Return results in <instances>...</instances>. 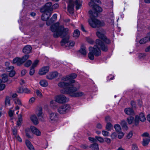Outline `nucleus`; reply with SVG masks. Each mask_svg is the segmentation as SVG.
I'll use <instances>...</instances> for the list:
<instances>
[{
  "mask_svg": "<svg viewBox=\"0 0 150 150\" xmlns=\"http://www.w3.org/2000/svg\"><path fill=\"white\" fill-rule=\"evenodd\" d=\"M88 139L89 141L93 142H96V139L94 138L89 137L88 138Z\"/></svg>",
  "mask_w": 150,
  "mask_h": 150,
  "instance_id": "nucleus-59",
  "label": "nucleus"
},
{
  "mask_svg": "<svg viewBox=\"0 0 150 150\" xmlns=\"http://www.w3.org/2000/svg\"><path fill=\"white\" fill-rule=\"evenodd\" d=\"M96 140H98L99 142L102 143L104 142V139H103L100 137H96Z\"/></svg>",
  "mask_w": 150,
  "mask_h": 150,
  "instance_id": "nucleus-43",
  "label": "nucleus"
},
{
  "mask_svg": "<svg viewBox=\"0 0 150 150\" xmlns=\"http://www.w3.org/2000/svg\"><path fill=\"white\" fill-rule=\"evenodd\" d=\"M58 73L56 71L50 73L46 76L47 78L49 79H52L56 77L58 75Z\"/></svg>",
  "mask_w": 150,
  "mask_h": 150,
  "instance_id": "nucleus-17",
  "label": "nucleus"
},
{
  "mask_svg": "<svg viewBox=\"0 0 150 150\" xmlns=\"http://www.w3.org/2000/svg\"><path fill=\"white\" fill-rule=\"evenodd\" d=\"M14 101L15 104H18L21 106H23V104L21 100L18 98H15L14 99Z\"/></svg>",
  "mask_w": 150,
  "mask_h": 150,
  "instance_id": "nucleus-36",
  "label": "nucleus"
},
{
  "mask_svg": "<svg viewBox=\"0 0 150 150\" xmlns=\"http://www.w3.org/2000/svg\"><path fill=\"white\" fill-rule=\"evenodd\" d=\"M2 80L3 82H6L8 80V76L6 74H3L1 75Z\"/></svg>",
  "mask_w": 150,
  "mask_h": 150,
  "instance_id": "nucleus-34",
  "label": "nucleus"
},
{
  "mask_svg": "<svg viewBox=\"0 0 150 150\" xmlns=\"http://www.w3.org/2000/svg\"><path fill=\"white\" fill-rule=\"evenodd\" d=\"M125 113L128 115H134V112L133 109L130 108H127L124 110Z\"/></svg>",
  "mask_w": 150,
  "mask_h": 150,
  "instance_id": "nucleus-20",
  "label": "nucleus"
},
{
  "mask_svg": "<svg viewBox=\"0 0 150 150\" xmlns=\"http://www.w3.org/2000/svg\"><path fill=\"white\" fill-rule=\"evenodd\" d=\"M32 48L30 45L25 46L23 49V52L25 54L29 53L31 52Z\"/></svg>",
  "mask_w": 150,
  "mask_h": 150,
  "instance_id": "nucleus-18",
  "label": "nucleus"
},
{
  "mask_svg": "<svg viewBox=\"0 0 150 150\" xmlns=\"http://www.w3.org/2000/svg\"><path fill=\"white\" fill-rule=\"evenodd\" d=\"M105 142L108 144H110L111 142V140L109 138H105L104 139V141Z\"/></svg>",
  "mask_w": 150,
  "mask_h": 150,
  "instance_id": "nucleus-60",
  "label": "nucleus"
},
{
  "mask_svg": "<svg viewBox=\"0 0 150 150\" xmlns=\"http://www.w3.org/2000/svg\"><path fill=\"white\" fill-rule=\"evenodd\" d=\"M23 92L27 94H29L30 93L31 91L30 89L27 88H25L23 89Z\"/></svg>",
  "mask_w": 150,
  "mask_h": 150,
  "instance_id": "nucleus-51",
  "label": "nucleus"
},
{
  "mask_svg": "<svg viewBox=\"0 0 150 150\" xmlns=\"http://www.w3.org/2000/svg\"><path fill=\"white\" fill-rule=\"evenodd\" d=\"M80 34V31L76 29L74 31L73 36L75 38H77L79 36Z\"/></svg>",
  "mask_w": 150,
  "mask_h": 150,
  "instance_id": "nucleus-35",
  "label": "nucleus"
},
{
  "mask_svg": "<svg viewBox=\"0 0 150 150\" xmlns=\"http://www.w3.org/2000/svg\"><path fill=\"white\" fill-rule=\"evenodd\" d=\"M30 119L34 125H37L38 123V120L35 115H32L30 117Z\"/></svg>",
  "mask_w": 150,
  "mask_h": 150,
  "instance_id": "nucleus-24",
  "label": "nucleus"
},
{
  "mask_svg": "<svg viewBox=\"0 0 150 150\" xmlns=\"http://www.w3.org/2000/svg\"><path fill=\"white\" fill-rule=\"evenodd\" d=\"M17 130L16 129L14 128L13 129V134L15 135V137L18 135H17Z\"/></svg>",
  "mask_w": 150,
  "mask_h": 150,
  "instance_id": "nucleus-63",
  "label": "nucleus"
},
{
  "mask_svg": "<svg viewBox=\"0 0 150 150\" xmlns=\"http://www.w3.org/2000/svg\"><path fill=\"white\" fill-rule=\"evenodd\" d=\"M14 67L13 66H10V67H7L6 68V71L8 72H10L11 71H13V70L14 69Z\"/></svg>",
  "mask_w": 150,
  "mask_h": 150,
  "instance_id": "nucleus-46",
  "label": "nucleus"
},
{
  "mask_svg": "<svg viewBox=\"0 0 150 150\" xmlns=\"http://www.w3.org/2000/svg\"><path fill=\"white\" fill-rule=\"evenodd\" d=\"M132 150H138V148L137 145L135 144H133L132 145Z\"/></svg>",
  "mask_w": 150,
  "mask_h": 150,
  "instance_id": "nucleus-52",
  "label": "nucleus"
},
{
  "mask_svg": "<svg viewBox=\"0 0 150 150\" xmlns=\"http://www.w3.org/2000/svg\"><path fill=\"white\" fill-rule=\"evenodd\" d=\"M76 76L77 75L75 74H72L63 77V80L64 81H68L70 83L74 84L76 82H75V81L72 79L75 78Z\"/></svg>",
  "mask_w": 150,
  "mask_h": 150,
  "instance_id": "nucleus-12",
  "label": "nucleus"
},
{
  "mask_svg": "<svg viewBox=\"0 0 150 150\" xmlns=\"http://www.w3.org/2000/svg\"><path fill=\"white\" fill-rule=\"evenodd\" d=\"M28 55H25L21 58L16 57L14 59L13 61V64H16L17 65L20 66L29 57Z\"/></svg>",
  "mask_w": 150,
  "mask_h": 150,
  "instance_id": "nucleus-6",
  "label": "nucleus"
},
{
  "mask_svg": "<svg viewBox=\"0 0 150 150\" xmlns=\"http://www.w3.org/2000/svg\"><path fill=\"white\" fill-rule=\"evenodd\" d=\"M112 127V125L110 123V122H108L107 123L106 126V129L108 131L110 130Z\"/></svg>",
  "mask_w": 150,
  "mask_h": 150,
  "instance_id": "nucleus-40",
  "label": "nucleus"
},
{
  "mask_svg": "<svg viewBox=\"0 0 150 150\" xmlns=\"http://www.w3.org/2000/svg\"><path fill=\"white\" fill-rule=\"evenodd\" d=\"M102 126L100 123H98L96 126V127L98 129H101L102 128Z\"/></svg>",
  "mask_w": 150,
  "mask_h": 150,
  "instance_id": "nucleus-62",
  "label": "nucleus"
},
{
  "mask_svg": "<svg viewBox=\"0 0 150 150\" xmlns=\"http://www.w3.org/2000/svg\"><path fill=\"white\" fill-rule=\"evenodd\" d=\"M102 134L103 136L107 137L109 136V133L108 132L105 131H102Z\"/></svg>",
  "mask_w": 150,
  "mask_h": 150,
  "instance_id": "nucleus-50",
  "label": "nucleus"
},
{
  "mask_svg": "<svg viewBox=\"0 0 150 150\" xmlns=\"http://www.w3.org/2000/svg\"><path fill=\"white\" fill-rule=\"evenodd\" d=\"M49 69V66L44 67L40 70L39 74L41 75H45L48 72Z\"/></svg>",
  "mask_w": 150,
  "mask_h": 150,
  "instance_id": "nucleus-15",
  "label": "nucleus"
},
{
  "mask_svg": "<svg viewBox=\"0 0 150 150\" xmlns=\"http://www.w3.org/2000/svg\"><path fill=\"white\" fill-rule=\"evenodd\" d=\"M36 93L37 95L40 97H42V94L41 92L38 90H36Z\"/></svg>",
  "mask_w": 150,
  "mask_h": 150,
  "instance_id": "nucleus-47",
  "label": "nucleus"
},
{
  "mask_svg": "<svg viewBox=\"0 0 150 150\" xmlns=\"http://www.w3.org/2000/svg\"><path fill=\"white\" fill-rule=\"evenodd\" d=\"M49 118L51 122H56L58 120V114L55 112H51L50 114Z\"/></svg>",
  "mask_w": 150,
  "mask_h": 150,
  "instance_id": "nucleus-13",
  "label": "nucleus"
},
{
  "mask_svg": "<svg viewBox=\"0 0 150 150\" xmlns=\"http://www.w3.org/2000/svg\"><path fill=\"white\" fill-rule=\"evenodd\" d=\"M105 120L106 122L107 123L109 122H110L111 121V119L110 117L109 116H107L106 117Z\"/></svg>",
  "mask_w": 150,
  "mask_h": 150,
  "instance_id": "nucleus-56",
  "label": "nucleus"
},
{
  "mask_svg": "<svg viewBox=\"0 0 150 150\" xmlns=\"http://www.w3.org/2000/svg\"><path fill=\"white\" fill-rule=\"evenodd\" d=\"M145 55L144 54L140 53L139 54L138 57L139 59H143L144 58Z\"/></svg>",
  "mask_w": 150,
  "mask_h": 150,
  "instance_id": "nucleus-54",
  "label": "nucleus"
},
{
  "mask_svg": "<svg viewBox=\"0 0 150 150\" xmlns=\"http://www.w3.org/2000/svg\"><path fill=\"white\" fill-rule=\"evenodd\" d=\"M18 119L16 125L17 127L20 126L22 122V115L21 114L19 115L18 116Z\"/></svg>",
  "mask_w": 150,
  "mask_h": 150,
  "instance_id": "nucleus-25",
  "label": "nucleus"
},
{
  "mask_svg": "<svg viewBox=\"0 0 150 150\" xmlns=\"http://www.w3.org/2000/svg\"><path fill=\"white\" fill-rule=\"evenodd\" d=\"M9 76L10 77H13L15 74V71H12L10 72Z\"/></svg>",
  "mask_w": 150,
  "mask_h": 150,
  "instance_id": "nucleus-57",
  "label": "nucleus"
},
{
  "mask_svg": "<svg viewBox=\"0 0 150 150\" xmlns=\"http://www.w3.org/2000/svg\"><path fill=\"white\" fill-rule=\"evenodd\" d=\"M39 61L38 60H36L34 61L32 64L31 67L33 68H34L36 67L38 64Z\"/></svg>",
  "mask_w": 150,
  "mask_h": 150,
  "instance_id": "nucleus-39",
  "label": "nucleus"
},
{
  "mask_svg": "<svg viewBox=\"0 0 150 150\" xmlns=\"http://www.w3.org/2000/svg\"><path fill=\"white\" fill-rule=\"evenodd\" d=\"M121 125L122 127L126 130H127L128 127L127 125V123L126 121L124 120H122L121 121Z\"/></svg>",
  "mask_w": 150,
  "mask_h": 150,
  "instance_id": "nucleus-33",
  "label": "nucleus"
},
{
  "mask_svg": "<svg viewBox=\"0 0 150 150\" xmlns=\"http://www.w3.org/2000/svg\"><path fill=\"white\" fill-rule=\"evenodd\" d=\"M36 113L40 120H42L43 118L42 109L41 108H40L37 111Z\"/></svg>",
  "mask_w": 150,
  "mask_h": 150,
  "instance_id": "nucleus-22",
  "label": "nucleus"
},
{
  "mask_svg": "<svg viewBox=\"0 0 150 150\" xmlns=\"http://www.w3.org/2000/svg\"><path fill=\"white\" fill-rule=\"evenodd\" d=\"M93 8L95 10V12L94 14H93L94 15H96V14H94V13L96 14V13H97L98 14L97 12H101L102 11V8L97 5H95L93 6Z\"/></svg>",
  "mask_w": 150,
  "mask_h": 150,
  "instance_id": "nucleus-23",
  "label": "nucleus"
},
{
  "mask_svg": "<svg viewBox=\"0 0 150 150\" xmlns=\"http://www.w3.org/2000/svg\"><path fill=\"white\" fill-rule=\"evenodd\" d=\"M35 98L32 97L30 98L28 101V103L30 104H32L33 103L35 102Z\"/></svg>",
  "mask_w": 150,
  "mask_h": 150,
  "instance_id": "nucleus-45",
  "label": "nucleus"
},
{
  "mask_svg": "<svg viewBox=\"0 0 150 150\" xmlns=\"http://www.w3.org/2000/svg\"><path fill=\"white\" fill-rule=\"evenodd\" d=\"M31 132L30 128L27 129L25 130V133L26 136L28 137L29 138H30L31 137V136L30 134V133Z\"/></svg>",
  "mask_w": 150,
  "mask_h": 150,
  "instance_id": "nucleus-38",
  "label": "nucleus"
},
{
  "mask_svg": "<svg viewBox=\"0 0 150 150\" xmlns=\"http://www.w3.org/2000/svg\"><path fill=\"white\" fill-rule=\"evenodd\" d=\"M74 5L72 0H69L68 6V11L70 14H72L74 12Z\"/></svg>",
  "mask_w": 150,
  "mask_h": 150,
  "instance_id": "nucleus-14",
  "label": "nucleus"
},
{
  "mask_svg": "<svg viewBox=\"0 0 150 150\" xmlns=\"http://www.w3.org/2000/svg\"><path fill=\"white\" fill-rule=\"evenodd\" d=\"M5 105L6 106H9L10 105V101L9 98L8 97H6L5 100Z\"/></svg>",
  "mask_w": 150,
  "mask_h": 150,
  "instance_id": "nucleus-42",
  "label": "nucleus"
},
{
  "mask_svg": "<svg viewBox=\"0 0 150 150\" xmlns=\"http://www.w3.org/2000/svg\"><path fill=\"white\" fill-rule=\"evenodd\" d=\"M35 70L34 68H33L31 67V68L30 69V75H33L35 73Z\"/></svg>",
  "mask_w": 150,
  "mask_h": 150,
  "instance_id": "nucleus-55",
  "label": "nucleus"
},
{
  "mask_svg": "<svg viewBox=\"0 0 150 150\" xmlns=\"http://www.w3.org/2000/svg\"><path fill=\"white\" fill-rule=\"evenodd\" d=\"M89 13L91 14L90 18L88 20V22L90 25L93 28H96L103 26L105 23L103 21H100L96 18H93V17H96L98 16L97 13H94V15L93 14L92 11H89Z\"/></svg>",
  "mask_w": 150,
  "mask_h": 150,
  "instance_id": "nucleus-4",
  "label": "nucleus"
},
{
  "mask_svg": "<svg viewBox=\"0 0 150 150\" xmlns=\"http://www.w3.org/2000/svg\"><path fill=\"white\" fill-rule=\"evenodd\" d=\"M32 62L30 60H28L25 63L24 65L26 67H28L31 64Z\"/></svg>",
  "mask_w": 150,
  "mask_h": 150,
  "instance_id": "nucleus-48",
  "label": "nucleus"
},
{
  "mask_svg": "<svg viewBox=\"0 0 150 150\" xmlns=\"http://www.w3.org/2000/svg\"><path fill=\"white\" fill-rule=\"evenodd\" d=\"M114 128L117 132H119L121 130V128L120 125L116 124L115 125Z\"/></svg>",
  "mask_w": 150,
  "mask_h": 150,
  "instance_id": "nucleus-44",
  "label": "nucleus"
},
{
  "mask_svg": "<svg viewBox=\"0 0 150 150\" xmlns=\"http://www.w3.org/2000/svg\"><path fill=\"white\" fill-rule=\"evenodd\" d=\"M30 130L32 133L38 136H39L41 135L40 131L37 128L34 126H31L30 127Z\"/></svg>",
  "mask_w": 150,
  "mask_h": 150,
  "instance_id": "nucleus-16",
  "label": "nucleus"
},
{
  "mask_svg": "<svg viewBox=\"0 0 150 150\" xmlns=\"http://www.w3.org/2000/svg\"><path fill=\"white\" fill-rule=\"evenodd\" d=\"M75 44L74 41L69 42L68 39H63L61 42V45L65 47H73Z\"/></svg>",
  "mask_w": 150,
  "mask_h": 150,
  "instance_id": "nucleus-11",
  "label": "nucleus"
},
{
  "mask_svg": "<svg viewBox=\"0 0 150 150\" xmlns=\"http://www.w3.org/2000/svg\"><path fill=\"white\" fill-rule=\"evenodd\" d=\"M80 52L83 55H86L87 54V52L86 47L84 46H82L79 50Z\"/></svg>",
  "mask_w": 150,
  "mask_h": 150,
  "instance_id": "nucleus-30",
  "label": "nucleus"
},
{
  "mask_svg": "<svg viewBox=\"0 0 150 150\" xmlns=\"http://www.w3.org/2000/svg\"><path fill=\"white\" fill-rule=\"evenodd\" d=\"M82 1H80V0H76L75 2V4L76 5V8L77 10L79 9L82 6Z\"/></svg>",
  "mask_w": 150,
  "mask_h": 150,
  "instance_id": "nucleus-28",
  "label": "nucleus"
},
{
  "mask_svg": "<svg viewBox=\"0 0 150 150\" xmlns=\"http://www.w3.org/2000/svg\"><path fill=\"white\" fill-rule=\"evenodd\" d=\"M111 137L112 139H114L117 137V134L115 133H113L111 135Z\"/></svg>",
  "mask_w": 150,
  "mask_h": 150,
  "instance_id": "nucleus-64",
  "label": "nucleus"
},
{
  "mask_svg": "<svg viewBox=\"0 0 150 150\" xmlns=\"http://www.w3.org/2000/svg\"><path fill=\"white\" fill-rule=\"evenodd\" d=\"M146 120V118L144 114L141 113L138 115H136L135 117L134 123L135 125H138L139 121L142 122H144Z\"/></svg>",
  "mask_w": 150,
  "mask_h": 150,
  "instance_id": "nucleus-7",
  "label": "nucleus"
},
{
  "mask_svg": "<svg viewBox=\"0 0 150 150\" xmlns=\"http://www.w3.org/2000/svg\"><path fill=\"white\" fill-rule=\"evenodd\" d=\"M133 132L132 131H131L127 134V138L129 139L132 137L133 135Z\"/></svg>",
  "mask_w": 150,
  "mask_h": 150,
  "instance_id": "nucleus-49",
  "label": "nucleus"
},
{
  "mask_svg": "<svg viewBox=\"0 0 150 150\" xmlns=\"http://www.w3.org/2000/svg\"><path fill=\"white\" fill-rule=\"evenodd\" d=\"M124 136V133L122 132H120L119 133L118 137L119 139H121Z\"/></svg>",
  "mask_w": 150,
  "mask_h": 150,
  "instance_id": "nucleus-53",
  "label": "nucleus"
},
{
  "mask_svg": "<svg viewBox=\"0 0 150 150\" xmlns=\"http://www.w3.org/2000/svg\"><path fill=\"white\" fill-rule=\"evenodd\" d=\"M52 3L50 2L47 3L41 9V11L42 12L51 13V12L52 11Z\"/></svg>",
  "mask_w": 150,
  "mask_h": 150,
  "instance_id": "nucleus-10",
  "label": "nucleus"
},
{
  "mask_svg": "<svg viewBox=\"0 0 150 150\" xmlns=\"http://www.w3.org/2000/svg\"><path fill=\"white\" fill-rule=\"evenodd\" d=\"M150 141V137H145L143 139L142 145L144 146H147Z\"/></svg>",
  "mask_w": 150,
  "mask_h": 150,
  "instance_id": "nucleus-27",
  "label": "nucleus"
},
{
  "mask_svg": "<svg viewBox=\"0 0 150 150\" xmlns=\"http://www.w3.org/2000/svg\"><path fill=\"white\" fill-rule=\"evenodd\" d=\"M149 40L147 37H146L141 39L139 41V43L141 44H144L146 43Z\"/></svg>",
  "mask_w": 150,
  "mask_h": 150,
  "instance_id": "nucleus-37",
  "label": "nucleus"
},
{
  "mask_svg": "<svg viewBox=\"0 0 150 150\" xmlns=\"http://www.w3.org/2000/svg\"><path fill=\"white\" fill-rule=\"evenodd\" d=\"M63 79V77L62 78L61 81L58 83V85L59 87L60 88H66V89L64 91H62V92L64 94H67V93H66V91L68 90L69 87L70 86V85H73L74 84L70 83V82H69L68 83H67V82L69 81H64Z\"/></svg>",
  "mask_w": 150,
  "mask_h": 150,
  "instance_id": "nucleus-5",
  "label": "nucleus"
},
{
  "mask_svg": "<svg viewBox=\"0 0 150 150\" xmlns=\"http://www.w3.org/2000/svg\"><path fill=\"white\" fill-rule=\"evenodd\" d=\"M51 31L53 33V36L55 38L61 36L62 38L65 35L68 31L67 28H64L62 26H59V23L52 25Z\"/></svg>",
  "mask_w": 150,
  "mask_h": 150,
  "instance_id": "nucleus-3",
  "label": "nucleus"
},
{
  "mask_svg": "<svg viewBox=\"0 0 150 150\" xmlns=\"http://www.w3.org/2000/svg\"><path fill=\"white\" fill-rule=\"evenodd\" d=\"M70 109V106L68 104L62 105L58 108V112L61 114H64L67 112Z\"/></svg>",
  "mask_w": 150,
  "mask_h": 150,
  "instance_id": "nucleus-9",
  "label": "nucleus"
},
{
  "mask_svg": "<svg viewBox=\"0 0 150 150\" xmlns=\"http://www.w3.org/2000/svg\"><path fill=\"white\" fill-rule=\"evenodd\" d=\"M79 84L76 82L73 85H70L68 90L66 93L70 96L72 97L78 98L83 97L86 96V93L81 91H77L80 88Z\"/></svg>",
  "mask_w": 150,
  "mask_h": 150,
  "instance_id": "nucleus-2",
  "label": "nucleus"
},
{
  "mask_svg": "<svg viewBox=\"0 0 150 150\" xmlns=\"http://www.w3.org/2000/svg\"><path fill=\"white\" fill-rule=\"evenodd\" d=\"M57 18V14H54L51 18L50 21H47L46 22V24L48 26L49 25L53 22L55 21Z\"/></svg>",
  "mask_w": 150,
  "mask_h": 150,
  "instance_id": "nucleus-21",
  "label": "nucleus"
},
{
  "mask_svg": "<svg viewBox=\"0 0 150 150\" xmlns=\"http://www.w3.org/2000/svg\"><path fill=\"white\" fill-rule=\"evenodd\" d=\"M42 16V19L44 21H46V22L48 21L47 20L49 18L50 16L51 13L43 12Z\"/></svg>",
  "mask_w": 150,
  "mask_h": 150,
  "instance_id": "nucleus-19",
  "label": "nucleus"
},
{
  "mask_svg": "<svg viewBox=\"0 0 150 150\" xmlns=\"http://www.w3.org/2000/svg\"><path fill=\"white\" fill-rule=\"evenodd\" d=\"M69 100L68 98L63 94H60L55 97V101L59 103H64L67 102Z\"/></svg>",
  "mask_w": 150,
  "mask_h": 150,
  "instance_id": "nucleus-8",
  "label": "nucleus"
},
{
  "mask_svg": "<svg viewBox=\"0 0 150 150\" xmlns=\"http://www.w3.org/2000/svg\"><path fill=\"white\" fill-rule=\"evenodd\" d=\"M14 113V111H12L11 110H10L8 112L9 115L10 117H12L13 116Z\"/></svg>",
  "mask_w": 150,
  "mask_h": 150,
  "instance_id": "nucleus-61",
  "label": "nucleus"
},
{
  "mask_svg": "<svg viewBox=\"0 0 150 150\" xmlns=\"http://www.w3.org/2000/svg\"><path fill=\"white\" fill-rule=\"evenodd\" d=\"M105 31L101 29L97 31L96 34L97 36L101 40L99 39L96 40V44L93 47L89 48V52L88 54V58L91 60L94 59V55L98 56L101 54L100 50L104 51H106L108 50L107 46L105 45L102 40L107 44L110 42V40L108 39L104 35Z\"/></svg>",
  "mask_w": 150,
  "mask_h": 150,
  "instance_id": "nucleus-1",
  "label": "nucleus"
},
{
  "mask_svg": "<svg viewBox=\"0 0 150 150\" xmlns=\"http://www.w3.org/2000/svg\"><path fill=\"white\" fill-rule=\"evenodd\" d=\"M39 83L40 85L42 87H45L48 85V83L47 81L44 79L41 80Z\"/></svg>",
  "mask_w": 150,
  "mask_h": 150,
  "instance_id": "nucleus-29",
  "label": "nucleus"
},
{
  "mask_svg": "<svg viewBox=\"0 0 150 150\" xmlns=\"http://www.w3.org/2000/svg\"><path fill=\"white\" fill-rule=\"evenodd\" d=\"M90 147L93 150H98L99 149L98 145L96 143L91 145L90 146Z\"/></svg>",
  "mask_w": 150,
  "mask_h": 150,
  "instance_id": "nucleus-31",
  "label": "nucleus"
},
{
  "mask_svg": "<svg viewBox=\"0 0 150 150\" xmlns=\"http://www.w3.org/2000/svg\"><path fill=\"white\" fill-rule=\"evenodd\" d=\"M5 87V84L2 83L1 80L0 79V91L3 90Z\"/></svg>",
  "mask_w": 150,
  "mask_h": 150,
  "instance_id": "nucleus-41",
  "label": "nucleus"
},
{
  "mask_svg": "<svg viewBox=\"0 0 150 150\" xmlns=\"http://www.w3.org/2000/svg\"><path fill=\"white\" fill-rule=\"evenodd\" d=\"M134 117L132 116H130L128 117L127 119V121L129 125L131 124L134 121Z\"/></svg>",
  "mask_w": 150,
  "mask_h": 150,
  "instance_id": "nucleus-32",
  "label": "nucleus"
},
{
  "mask_svg": "<svg viewBox=\"0 0 150 150\" xmlns=\"http://www.w3.org/2000/svg\"><path fill=\"white\" fill-rule=\"evenodd\" d=\"M17 91L19 93H22L23 92V89L22 88H19L17 89Z\"/></svg>",
  "mask_w": 150,
  "mask_h": 150,
  "instance_id": "nucleus-58",
  "label": "nucleus"
},
{
  "mask_svg": "<svg viewBox=\"0 0 150 150\" xmlns=\"http://www.w3.org/2000/svg\"><path fill=\"white\" fill-rule=\"evenodd\" d=\"M25 144L28 148L30 150H34L33 147L30 142L28 140H26L25 141Z\"/></svg>",
  "mask_w": 150,
  "mask_h": 150,
  "instance_id": "nucleus-26",
  "label": "nucleus"
}]
</instances>
